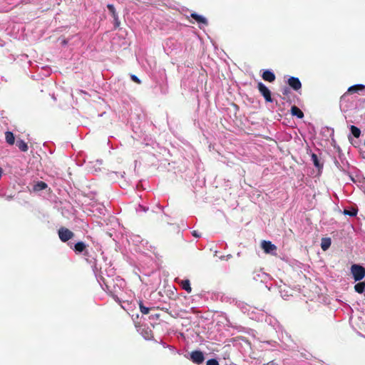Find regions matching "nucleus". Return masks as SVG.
Returning <instances> with one entry per match:
<instances>
[{"label":"nucleus","mask_w":365,"mask_h":365,"mask_svg":"<svg viewBox=\"0 0 365 365\" xmlns=\"http://www.w3.org/2000/svg\"><path fill=\"white\" fill-rule=\"evenodd\" d=\"M351 273L356 282L360 281L365 277V268L359 264H354L351 267Z\"/></svg>","instance_id":"obj_1"},{"label":"nucleus","mask_w":365,"mask_h":365,"mask_svg":"<svg viewBox=\"0 0 365 365\" xmlns=\"http://www.w3.org/2000/svg\"><path fill=\"white\" fill-rule=\"evenodd\" d=\"M261 247L264 252L267 254L276 255L277 247L272 244L270 241L263 240L261 242Z\"/></svg>","instance_id":"obj_2"},{"label":"nucleus","mask_w":365,"mask_h":365,"mask_svg":"<svg viewBox=\"0 0 365 365\" xmlns=\"http://www.w3.org/2000/svg\"><path fill=\"white\" fill-rule=\"evenodd\" d=\"M58 233L60 240L64 242L73 238V237L74 236L73 232L65 227H61L58 230Z\"/></svg>","instance_id":"obj_3"},{"label":"nucleus","mask_w":365,"mask_h":365,"mask_svg":"<svg viewBox=\"0 0 365 365\" xmlns=\"http://www.w3.org/2000/svg\"><path fill=\"white\" fill-rule=\"evenodd\" d=\"M190 359L193 363L201 364L205 360V356L201 351H193L190 353Z\"/></svg>","instance_id":"obj_4"},{"label":"nucleus","mask_w":365,"mask_h":365,"mask_svg":"<svg viewBox=\"0 0 365 365\" xmlns=\"http://www.w3.org/2000/svg\"><path fill=\"white\" fill-rule=\"evenodd\" d=\"M258 89L261 94L264 96L266 101L267 102H272V99L271 97V93L270 91L268 89V88L262 83H259L257 85Z\"/></svg>","instance_id":"obj_5"},{"label":"nucleus","mask_w":365,"mask_h":365,"mask_svg":"<svg viewBox=\"0 0 365 365\" xmlns=\"http://www.w3.org/2000/svg\"><path fill=\"white\" fill-rule=\"evenodd\" d=\"M107 8L109 10L113 19V24L114 27L118 28L120 25V21L118 18V15L116 13L115 9L113 4H108Z\"/></svg>","instance_id":"obj_6"},{"label":"nucleus","mask_w":365,"mask_h":365,"mask_svg":"<svg viewBox=\"0 0 365 365\" xmlns=\"http://www.w3.org/2000/svg\"><path fill=\"white\" fill-rule=\"evenodd\" d=\"M288 84L294 91H298L302 87V83H301L299 79L296 77H290L288 79Z\"/></svg>","instance_id":"obj_7"},{"label":"nucleus","mask_w":365,"mask_h":365,"mask_svg":"<svg viewBox=\"0 0 365 365\" xmlns=\"http://www.w3.org/2000/svg\"><path fill=\"white\" fill-rule=\"evenodd\" d=\"M262 78L266 81L273 82L275 80V75L272 71L266 70L262 73Z\"/></svg>","instance_id":"obj_8"},{"label":"nucleus","mask_w":365,"mask_h":365,"mask_svg":"<svg viewBox=\"0 0 365 365\" xmlns=\"http://www.w3.org/2000/svg\"><path fill=\"white\" fill-rule=\"evenodd\" d=\"M191 17L193 18L198 24H202L204 25H207V20L203 16L199 15L196 13H192Z\"/></svg>","instance_id":"obj_9"},{"label":"nucleus","mask_w":365,"mask_h":365,"mask_svg":"<svg viewBox=\"0 0 365 365\" xmlns=\"http://www.w3.org/2000/svg\"><path fill=\"white\" fill-rule=\"evenodd\" d=\"M291 113L292 115L297 116L299 118H302L304 117L303 112L297 106H293L291 108Z\"/></svg>","instance_id":"obj_10"},{"label":"nucleus","mask_w":365,"mask_h":365,"mask_svg":"<svg viewBox=\"0 0 365 365\" xmlns=\"http://www.w3.org/2000/svg\"><path fill=\"white\" fill-rule=\"evenodd\" d=\"M86 244L83 242H78L74 245V250L76 253L83 252L86 250Z\"/></svg>","instance_id":"obj_11"},{"label":"nucleus","mask_w":365,"mask_h":365,"mask_svg":"<svg viewBox=\"0 0 365 365\" xmlns=\"http://www.w3.org/2000/svg\"><path fill=\"white\" fill-rule=\"evenodd\" d=\"M5 138H6V141L8 144L13 145L14 143L15 138H14L13 133L10 132V131H6L5 133Z\"/></svg>","instance_id":"obj_12"},{"label":"nucleus","mask_w":365,"mask_h":365,"mask_svg":"<svg viewBox=\"0 0 365 365\" xmlns=\"http://www.w3.org/2000/svg\"><path fill=\"white\" fill-rule=\"evenodd\" d=\"M331 239L330 238H323L321 242V247L324 251L327 250L331 246Z\"/></svg>","instance_id":"obj_13"},{"label":"nucleus","mask_w":365,"mask_h":365,"mask_svg":"<svg viewBox=\"0 0 365 365\" xmlns=\"http://www.w3.org/2000/svg\"><path fill=\"white\" fill-rule=\"evenodd\" d=\"M354 289L357 293L362 294L365 292V281L359 282L354 286Z\"/></svg>","instance_id":"obj_14"},{"label":"nucleus","mask_w":365,"mask_h":365,"mask_svg":"<svg viewBox=\"0 0 365 365\" xmlns=\"http://www.w3.org/2000/svg\"><path fill=\"white\" fill-rule=\"evenodd\" d=\"M365 89V86L363 84H356L354 86H351L349 88L348 92H357L359 91H361Z\"/></svg>","instance_id":"obj_15"},{"label":"nucleus","mask_w":365,"mask_h":365,"mask_svg":"<svg viewBox=\"0 0 365 365\" xmlns=\"http://www.w3.org/2000/svg\"><path fill=\"white\" fill-rule=\"evenodd\" d=\"M16 145L19 148L20 150L23 152H26L28 150L27 144L22 140H19L16 143Z\"/></svg>","instance_id":"obj_16"},{"label":"nucleus","mask_w":365,"mask_h":365,"mask_svg":"<svg viewBox=\"0 0 365 365\" xmlns=\"http://www.w3.org/2000/svg\"><path fill=\"white\" fill-rule=\"evenodd\" d=\"M47 187V185L46 183H45L44 182H38L34 187V191H40V190H43L44 189H46Z\"/></svg>","instance_id":"obj_17"},{"label":"nucleus","mask_w":365,"mask_h":365,"mask_svg":"<svg viewBox=\"0 0 365 365\" xmlns=\"http://www.w3.org/2000/svg\"><path fill=\"white\" fill-rule=\"evenodd\" d=\"M181 285H182V287L188 293H190L191 291H192V289H191V287H190V281L188 279H185V280H182L181 282Z\"/></svg>","instance_id":"obj_18"},{"label":"nucleus","mask_w":365,"mask_h":365,"mask_svg":"<svg viewBox=\"0 0 365 365\" xmlns=\"http://www.w3.org/2000/svg\"><path fill=\"white\" fill-rule=\"evenodd\" d=\"M350 130H351L352 135L355 138H359L360 136L361 130L357 127H356L354 125H351Z\"/></svg>","instance_id":"obj_19"},{"label":"nucleus","mask_w":365,"mask_h":365,"mask_svg":"<svg viewBox=\"0 0 365 365\" xmlns=\"http://www.w3.org/2000/svg\"><path fill=\"white\" fill-rule=\"evenodd\" d=\"M139 307H140V312H142V314H148L149 313L150 309L148 307H145L143 305V304L142 303V302H140Z\"/></svg>","instance_id":"obj_20"},{"label":"nucleus","mask_w":365,"mask_h":365,"mask_svg":"<svg viewBox=\"0 0 365 365\" xmlns=\"http://www.w3.org/2000/svg\"><path fill=\"white\" fill-rule=\"evenodd\" d=\"M356 213L357 212H356V211L355 210H344V215H349V216H351V217L356 216Z\"/></svg>","instance_id":"obj_21"},{"label":"nucleus","mask_w":365,"mask_h":365,"mask_svg":"<svg viewBox=\"0 0 365 365\" xmlns=\"http://www.w3.org/2000/svg\"><path fill=\"white\" fill-rule=\"evenodd\" d=\"M206 365H219V363L216 359H212L207 361Z\"/></svg>","instance_id":"obj_22"},{"label":"nucleus","mask_w":365,"mask_h":365,"mask_svg":"<svg viewBox=\"0 0 365 365\" xmlns=\"http://www.w3.org/2000/svg\"><path fill=\"white\" fill-rule=\"evenodd\" d=\"M312 160H313V161H314V165H315L316 167H318V166H319V162H318V159H317V155L313 154V155H312Z\"/></svg>","instance_id":"obj_23"},{"label":"nucleus","mask_w":365,"mask_h":365,"mask_svg":"<svg viewBox=\"0 0 365 365\" xmlns=\"http://www.w3.org/2000/svg\"><path fill=\"white\" fill-rule=\"evenodd\" d=\"M131 79L138 84L141 83L140 80L135 75H131Z\"/></svg>","instance_id":"obj_24"},{"label":"nucleus","mask_w":365,"mask_h":365,"mask_svg":"<svg viewBox=\"0 0 365 365\" xmlns=\"http://www.w3.org/2000/svg\"><path fill=\"white\" fill-rule=\"evenodd\" d=\"M346 97V93L344 94L341 98V101H340V103H341V106H342V103H343V101L345 100V98Z\"/></svg>","instance_id":"obj_25"},{"label":"nucleus","mask_w":365,"mask_h":365,"mask_svg":"<svg viewBox=\"0 0 365 365\" xmlns=\"http://www.w3.org/2000/svg\"><path fill=\"white\" fill-rule=\"evenodd\" d=\"M192 235L195 237H200V235L197 234V231H194L192 232Z\"/></svg>","instance_id":"obj_26"},{"label":"nucleus","mask_w":365,"mask_h":365,"mask_svg":"<svg viewBox=\"0 0 365 365\" xmlns=\"http://www.w3.org/2000/svg\"><path fill=\"white\" fill-rule=\"evenodd\" d=\"M364 101H365V99H364Z\"/></svg>","instance_id":"obj_27"}]
</instances>
